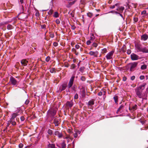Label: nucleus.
Returning a JSON list of instances; mask_svg holds the SVG:
<instances>
[{
  "label": "nucleus",
  "mask_w": 148,
  "mask_h": 148,
  "mask_svg": "<svg viewBox=\"0 0 148 148\" xmlns=\"http://www.w3.org/2000/svg\"><path fill=\"white\" fill-rule=\"evenodd\" d=\"M64 138L66 139H70L71 140H72L73 139V138L70 137V136L69 135L67 136L66 137H65Z\"/></svg>",
  "instance_id": "nucleus-38"
},
{
  "label": "nucleus",
  "mask_w": 148,
  "mask_h": 148,
  "mask_svg": "<svg viewBox=\"0 0 148 148\" xmlns=\"http://www.w3.org/2000/svg\"><path fill=\"white\" fill-rule=\"evenodd\" d=\"M134 23L137 22L138 21V18L136 17H134Z\"/></svg>",
  "instance_id": "nucleus-35"
},
{
  "label": "nucleus",
  "mask_w": 148,
  "mask_h": 148,
  "mask_svg": "<svg viewBox=\"0 0 148 148\" xmlns=\"http://www.w3.org/2000/svg\"><path fill=\"white\" fill-rule=\"evenodd\" d=\"M13 26L9 24L7 26V29H11L13 28Z\"/></svg>",
  "instance_id": "nucleus-26"
},
{
  "label": "nucleus",
  "mask_w": 148,
  "mask_h": 148,
  "mask_svg": "<svg viewBox=\"0 0 148 148\" xmlns=\"http://www.w3.org/2000/svg\"><path fill=\"white\" fill-rule=\"evenodd\" d=\"M147 65L145 64H144L141 66V68L142 70H144L146 69Z\"/></svg>",
  "instance_id": "nucleus-29"
},
{
  "label": "nucleus",
  "mask_w": 148,
  "mask_h": 148,
  "mask_svg": "<svg viewBox=\"0 0 148 148\" xmlns=\"http://www.w3.org/2000/svg\"><path fill=\"white\" fill-rule=\"evenodd\" d=\"M135 77L134 76H132L131 77V79L132 80H133L135 79Z\"/></svg>",
  "instance_id": "nucleus-57"
},
{
  "label": "nucleus",
  "mask_w": 148,
  "mask_h": 148,
  "mask_svg": "<svg viewBox=\"0 0 148 148\" xmlns=\"http://www.w3.org/2000/svg\"><path fill=\"white\" fill-rule=\"evenodd\" d=\"M66 106L67 107L71 108L72 107L73 105V103L72 101H67L66 103Z\"/></svg>",
  "instance_id": "nucleus-13"
},
{
  "label": "nucleus",
  "mask_w": 148,
  "mask_h": 148,
  "mask_svg": "<svg viewBox=\"0 0 148 148\" xmlns=\"http://www.w3.org/2000/svg\"><path fill=\"white\" fill-rule=\"evenodd\" d=\"M53 12V10L51 9L50 10L49 12H48V13L49 14L51 15L52 14Z\"/></svg>",
  "instance_id": "nucleus-37"
},
{
  "label": "nucleus",
  "mask_w": 148,
  "mask_h": 148,
  "mask_svg": "<svg viewBox=\"0 0 148 148\" xmlns=\"http://www.w3.org/2000/svg\"><path fill=\"white\" fill-rule=\"evenodd\" d=\"M117 4H116L115 5H113L110 8L111 9H113V8H115V6H117Z\"/></svg>",
  "instance_id": "nucleus-60"
},
{
  "label": "nucleus",
  "mask_w": 148,
  "mask_h": 148,
  "mask_svg": "<svg viewBox=\"0 0 148 148\" xmlns=\"http://www.w3.org/2000/svg\"><path fill=\"white\" fill-rule=\"evenodd\" d=\"M108 52L107 49L106 48H104L102 49V52L103 53H105Z\"/></svg>",
  "instance_id": "nucleus-27"
},
{
  "label": "nucleus",
  "mask_w": 148,
  "mask_h": 148,
  "mask_svg": "<svg viewBox=\"0 0 148 148\" xmlns=\"http://www.w3.org/2000/svg\"><path fill=\"white\" fill-rule=\"evenodd\" d=\"M94 103V102L93 100H90L88 102V105L90 106H92Z\"/></svg>",
  "instance_id": "nucleus-22"
},
{
  "label": "nucleus",
  "mask_w": 148,
  "mask_h": 148,
  "mask_svg": "<svg viewBox=\"0 0 148 148\" xmlns=\"http://www.w3.org/2000/svg\"><path fill=\"white\" fill-rule=\"evenodd\" d=\"M54 135L55 136H58L59 138H61L63 136L62 132L57 131H55Z\"/></svg>",
  "instance_id": "nucleus-8"
},
{
  "label": "nucleus",
  "mask_w": 148,
  "mask_h": 148,
  "mask_svg": "<svg viewBox=\"0 0 148 148\" xmlns=\"http://www.w3.org/2000/svg\"><path fill=\"white\" fill-rule=\"evenodd\" d=\"M77 0H75L74 1H73L72 2H70L69 3V5H73V4L75 3V2Z\"/></svg>",
  "instance_id": "nucleus-41"
},
{
  "label": "nucleus",
  "mask_w": 148,
  "mask_h": 148,
  "mask_svg": "<svg viewBox=\"0 0 148 148\" xmlns=\"http://www.w3.org/2000/svg\"><path fill=\"white\" fill-rule=\"evenodd\" d=\"M59 119H55L54 120V123L56 126H58V125Z\"/></svg>",
  "instance_id": "nucleus-19"
},
{
  "label": "nucleus",
  "mask_w": 148,
  "mask_h": 148,
  "mask_svg": "<svg viewBox=\"0 0 148 148\" xmlns=\"http://www.w3.org/2000/svg\"><path fill=\"white\" fill-rule=\"evenodd\" d=\"M56 23L57 24H59L60 23V21L59 19H57L56 21Z\"/></svg>",
  "instance_id": "nucleus-46"
},
{
  "label": "nucleus",
  "mask_w": 148,
  "mask_h": 148,
  "mask_svg": "<svg viewBox=\"0 0 148 148\" xmlns=\"http://www.w3.org/2000/svg\"><path fill=\"white\" fill-rule=\"evenodd\" d=\"M126 50V46L125 45H123L121 48V51L124 53L125 52Z\"/></svg>",
  "instance_id": "nucleus-21"
},
{
  "label": "nucleus",
  "mask_w": 148,
  "mask_h": 148,
  "mask_svg": "<svg viewBox=\"0 0 148 148\" xmlns=\"http://www.w3.org/2000/svg\"><path fill=\"white\" fill-rule=\"evenodd\" d=\"M114 99L116 103H117L118 102V97L117 96L115 95L114 97Z\"/></svg>",
  "instance_id": "nucleus-28"
},
{
  "label": "nucleus",
  "mask_w": 148,
  "mask_h": 148,
  "mask_svg": "<svg viewBox=\"0 0 148 148\" xmlns=\"http://www.w3.org/2000/svg\"><path fill=\"white\" fill-rule=\"evenodd\" d=\"M20 119L21 121H23L25 120V118L23 116H21V117Z\"/></svg>",
  "instance_id": "nucleus-45"
},
{
  "label": "nucleus",
  "mask_w": 148,
  "mask_h": 148,
  "mask_svg": "<svg viewBox=\"0 0 148 148\" xmlns=\"http://www.w3.org/2000/svg\"><path fill=\"white\" fill-rule=\"evenodd\" d=\"M85 78L84 77L82 76L81 78V79L82 81H84L85 80Z\"/></svg>",
  "instance_id": "nucleus-49"
},
{
  "label": "nucleus",
  "mask_w": 148,
  "mask_h": 148,
  "mask_svg": "<svg viewBox=\"0 0 148 148\" xmlns=\"http://www.w3.org/2000/svg\"><path fill=\"white\" fill-rule=\"evenodd\" d=\"M115 12V13H116V14H119V15H120V16H121L122 18H123V15H122V14H120V13H118L117 12Z\"/></svg>",
  "instance_id": "nucleus-64"
},
{
  "label": "nucleus",
  "mask_w": 148,
  "mask_h": 148,
  "mask_svg": "<svg viewBox=\"0 0 148 148\" xmlns=\"http://www.w3.org/2000/svg\"><path fill=\"white\" fill-rule=\"evenodd\" d=\"M105 94L106 92L105 91L102 90L98 93V95L99 96H101L102 95H103L104 99L106 97Z\"/></svg>",
  "instance_id": "nucleus-12"
},
{
  "label": "nucleus",
  "mask_w": 148,
  "mask_h": 148,
  "mask_svg": "<svg viewBox=\"0 0 148 148\" xmlns=\"http://www.w3.org/2000/svg\"><path fill=\"white\" fill-rule=\"evenodd\" d=\"M114 51L113 50L108 53L106 56L105 57L107 60H112Z\"/></svg>",
  "instance_id": "nucleus-4"
},
{
  "label": "nucleus",
  "mask_w": 148,
  "mask_h": 148,
  "mask_svg": "<svg viewBox=\"0 0 148 148\" xmlns=\"http://www.w3.org/2000/svg\"><path fill=\"white\" fill-rule=\"evenodd\" d=\"M148 38V35L146 34L142 35L141 37V40L143 41H146Z\"/></svg>",
  "instance_id": "nucleus-14"
},
{
  "label": "nucleus",
  "mask_w": 148,
  "mask_h": 148,
  "mask_svg": "<svg viewBox=\"0 0 148 148\" xmlns=\"http://www.w3.org/2000/svg\"><path fill=\"white\" fill-rule=\"evenodd\" d=\"M131 57L132 60H137L139 58V56L134 53H132L131 55Z\"/></svg>",
  "instance_id": "nucleus-9"
},
{
  "label": "nucleus",
  "mask_w": 148,
  "mask_h": 148,
  "mask_svg": "<svg viewBox=\"0 0 148 148\" xmlns=\"http://www.w3.org/2000/svg\"><path fill=\"white\" fill-rule=\"evenodd\" d=\"M124 7H121L119 8V10L120 11H122L124 10Z\"/></svg>",
  "instance_id": "nucleus-47"
},
{
  "label": "nucleus",
  "mask_w": 148,
  "mask_h": 148,
  "mask_svg": "<svg viewBox=\"0 0 148 148\" xmlns=\"http://www.w3.org/2000/svg\"><path fill=\"white\" fill-rule=\"evenodd\" d=\"M50 72L51 73H53L56 72V69L54 68H52L50 70Z\"/></svg>",
  "instance_id": "nucleus-24"
},
{
  "label": "nucleus",
  "mask_w": 148,
  "mask_h": 148,
  "mask_svg": "<svg viewBox=\"0 0 148 148\" xmlns=\"http://www.w3.org/2000/svg\"><path fill=\"white\" fill-rule=\"evenodd\" d=\"M75 48H76L77 49H78L79 48V46L78 45H76L75 46Z\"/></svg>",
  "instance_id": "nucleus-61"
},
{
  "label": "nucleus",
  "mask_w": 148,
  "mask_h": 148,
  "mask_svg": "<svg viewBox=\"0 0 148 148\" xmlns=\"http://www.w3.org/2000/svg\"><path fill=\"white\" fill-rule=\"evenodd\" d=\"M48 147L49 148H55V145L53 144H49L48 145Z\"/></svg>",
  "instance_id": "nucleus-23"
},
{
  "label": "nucleus",
  "mask_w": 148,
  "mask_h": 148,
  "mask_svg": "<svg viewBox=\"0 0 148 148\" xmlns=\"http://www.w3.org/2000/svg\"><path fill=\"white\" fill-rule=\"evenodd\" d=\"M75 77V76L73 75L71 77L68 84V86L69 88H71L73 84Z\"/></svg>",
  "instance_id": "nucleus-6"
},
{
  "label": "nucleus",
  "mask_w": 148,
  "mask_h": 148,
  "mask_svg": "<svg viewBox=\"0 0 148 148\" xmlns=\"http://www.w3.org/2000/svg\"><path fill=\"white\" fill-rule=\"evenodd\" d=\"M138 63L136 62H134L129 64L128 66L130 68L131 71H133L134 70V68L136 66Z\"/></svg>",
  "instance_id": "nucleus-5"
},
{
  "label": "nucleus",
  "mask_w": 148,
  "mask_h": 148,
  "mask_svg": "<svg viewBox=\"0 0 148 148\" xmlns=\"http://www.w3.org/2000/svg\"><path fill=\"white\" fill-rule=\"evenodd\" d=\"M18 115V113H14L12 114V117L10 120V122L12 125H16V122L15 121V118Z\"/></svg>",
  "instance_id": "nucleus-3"
},
{
  "label": "nucleus",
  "mask_w": 148,
  "mask_h": 148,
  "mask_svg": "<svg viewBox=\"0 0 148 148\" xmlns=\"http://www.w3.org/2000/svg\"><path fill=\"white\" fill-rule=\"evenodd\" d=\"M47 133L50 135H51L53 134V131L49 129Z\"/></svg>",
  "instance_id": "nucleus-32"
},
{
  "label": "nucleus",
  "mask_w": 148,
  "mask_h": 148,
  "mask_svg": "<svg viewBox=\"0 0 148 148\" xmlns=\"http://www.w3.org/2000/svg\"><path fill=\"white\" fill-rule=\"evenodd\" d=\"M135 47L138 50V51L141 52L142 47L141 45L137 43L135 44Z\"/></svg>",
  "instance_id": "nucleus-11"
},
{
  "label": "nucleus",
  "mask_w": 148,
  "mask_h": 148,
  "mask_svg": "<svg viewBox=\"0 0 148 148\" xmlns=\"http://www.w3.org/2000/svg\"><path fill=\"white\" fill-rule=\"evenodd\" d=\"M66 147V144L64 143H63L62 144V148H65Z\"/></svg>",
  "instance_id": "nucleus-44"
},
{
  "label": "nucleus",
  "mask_w": 148,
  "mask_h": 148,
  "mask_svg": "<svg viewBox=\"0 0 148 148\" xmlns=\"http://www.w3.org/2000/svg\"><path fill=\"white\" fill-rule=\"evenodd\" d=\"M16 78L11 76L10 77L9 83L12 85L16 86L19 83L20 79L18 77H16Z\"/></svg>",
  "instance_id": "nucleus-2"
},
{
  "label": "nucleus",
  "mask_w": 148,
  "mask_h": 148,
  "mask_svg": "<svg viewBox=\"0 0 148 148\" xmlns=\"http://www.w3.org/2000/svg\"><path fill=\"white\" fill-rule=\"evenodd\" d=\"M92 42L90 40H88L86 42V44L87 45H89L91 42Z\"/></svg>",
  "instance_id": "nucleus-42"
},
{
  "label": "nucleus",
  "mask_w": 148,
  "mask_h": 148,
  "mask_svg": "<svg viewBox=\"0 0 148 148\" xmlns=\"http://www.w3.org/2000/svg\"><path fill=\"white\" fill-rule=\"evenodd\" d=\"M92 45L93 47H96L97 46L98 44L97 43H96L94 42L93 43Z\"/></svg>",
  "instance_id": "nucleus-43"
},
{
  "label": "nucleus",
  "mask_w": 148,
  "mask_h": 148,
  "mask_svg": "<svg viewBox=\"0 0 148 148\" xmlns=\"http://www.w3.org/2000/svg\"><path fill=\"white\" fill-rule=\"evenodd\" d=\"M59 14L57 12H55L54 13L53 16L55 18H58L59 17Z\"/></svg>",
  "instance_id": "nucleus-20"
},
{
  "label": "nucleus",
  "mask_w": 148,
  "mask_h": 148,
  "mask_svg": "<svg viewBox=\"0 0 148 148\" xmlns=\"http://www.w3.org/2000/svg\"><path fill=\"white\" fill-rule=\"evenodd\" d=\"M124 107V106L122 105H121L120 107L117 110V112H121L123 109Z\"/></svg>",
  "instance_id": "nucleus-17"
},
{
  "label": "nucleus",
  "mask_w": 148,
  "mask_h": 148,
  "mask_svg": "<svg viewBox=\"0 0 148 148\" xmlns=\"http://www.w3.org/2000/svg\"><path fill=\"white\" fill-rule=\"evenodd\" d=\"M132 108L133 110H135L137 109V106L136 105H135L134 106H133L132 107Z\"/></svg>",
  "instance_id": "nucleus-34"
},
{
  "label": "nucleus",
  "mask_w": 148,
  "mask_h": 148,
  "mask_svg": "<svg viewBox=\"0 0 148 148\" xmlns=\"http://www.w3.org/2000/svg\"><path fill=\"white\" fill-rule=\"evenodd\" d=\"M98 51H90L88 54L90 56H93L95 57H97L98 54Z\"/></svg>",
  "instance_id": "nucleus-10"
},
{
  "label": "nucleus",
  "mask_w": 148,
  "mask_h": 148,
  "mask_svg": "<svg viewBox=\"0 0 148 148\" xmlns=\"http://www.w3.org/2000/svg\"><path fill=\"white\" fill-rule=\"evenodd\" d=\"M76 67V66L75 65V64H72L71 66L70 69H74Z\"/></svg>",
  "instance_id": "nucleus-33"
},
{
  "label": "nucleus",
  "mask_w": 148,
  "mask_h": 148,
  "mask_svg": "<svg viewBox=\"0 0 148 148\" xmlns=\"http://www.w3.org/2000/svg\"><path fill=\"white\" fill-rule=\"evenodd\" d=\"M49 114H50L53 117L56 114V110L55 109H51L48 111Z\"/></svg>",
  "instance_id": "nucleus-7"
},
{
  "label": "nucleus",
  "mask_w": 148,
  "mask_h": 148,
  "mask_svg": "<svg viewBox=\"0 0 148 148\" xmlns=\"http://www.w3.org/2000/svg\"><path fill=\"white\" fill-rule=\"evenodd\" d=\"M66 87V85L65 84H63L60 86L58 91L61 92L64 90Z\"/></svg>",
  "instance_id": "nucleus-15"
},
{
  "label": "nucleus",
  "mask_w": 148,
  "mask_h": 148,
  "mask_svg": "<svg viewBox=\"0 0 148 148\" xmlns=\"http://www.w3.org/2000/svg\"><path fill=\"white\" fill-rule=\"evenodd\" d=\"M78 98V95L77 93H76L74 96V99H77Z\"/></svg>",
  "instance_id": "nucleus-40"
},
{
  "label": "nucleus",
  "mask_w": 148,
  "mask_h": 148,
  "mask_svg": "<svg viewBox=\"0 0 148 148\" xmlns=\"http://www.w3.org/2000/svg\"><path fill=\"white\" fill-rule=\"evenodd\" d=\"M75 133H77V134H80V132L78 130H76L75 131Z\"/></svg>",
  "instance_id": "nucleus-53"
},
{
  "label": "nucleus",
  "mask_w": 148,
  "mask_h": 148,
  "mask_svg": "<svg viewBox=\"0 0 148 148\" xmlns=\"http://www.w3.org/2000/svg\"><path fill=\"white\" fill-rule=\"evenodd\" d=\"M28 62V61L25 59H23L21 61L22 64L23 66H27Z\"/></svg>",
  "instance_id": "nucleus-16"
},
{
  "label": "nucleus",
  "mask_w": 148,
  "mask_h": 148,
  "mask_svg": "<svg viewBox=\"0 0 148 148\" xmlns=\"http://www.w3.org/2000/svg\"><path fill=\"white\" fill-rule=\"evenodd\" d=\"M29 102V100L27 99L26 100V101H25V104L26 105H27L28 104Z\"/></svg>",
  "instance_id": "nucleus-50"
},
{
  "label": "nucleus",
  "mask_w": 148,
  "mask_h": 148,
  "mask_svg": "<svg viewBox=\"0 0 148 148\" xmlns=\"http://www.w3.org/2000/svg\"><path fill=\"white\" fill-rule=\"evenodd\" d=\"M64 66L66 67H68L69 66V64L67 62H65L64 64Z\"/></svg>",
  "instance_id": "nucleus-36"
},
{
  "label": "nucleus",
  "mask_w": 148,
  "mask_h": 148,
  "mask_svg": "<svg viewBox=\"0 0 148 148\" xmlns=\"http://www.w3.org/2000/svg\"><path fill=\"white\" fill-rule=\"evenodd\" d=\"M140 79L143 80L144 79L145 77L143 75H141L140 76Z\"/></svg>",
  "instance_id": "nucleus-52"
},
{
  "label": "nucleus",
  "mask_w": 148,
  "mask_h": 148,
  "mask_svg": "<svg viewBox=\"0 0 148 148\" xmlns=\"http://www.w3.org/2000/svg\"><path fill=\"white\" fill-rule=\"evenodd\" d=\"M10 124H11V123L10 122V120L8 121V123H7V125L6 126L7 127H9Z\"/></svg>",
  "instance_id": "nucleus-54"
},
{
  "label": "nucleus",
  "mask_w": 148,
  "mask_h": 148,
  "mask_svg": "<svg viewBox=\"0 0 148 148\" xmlns=\"http://www.w3.org/2000/svg\"><path fill=\"white\" fill-rule=\"evenodd\" d=\"M87 15L89 17L91 18L93 16V14L92 13L89 12L87 13Z\"/></svg>",
  "instance_id": "nucleus-31"
},
{
  "label": "nucleus",
  "mask_w": 148,
  "mask_h": 148,
  "mask_svg": "<svg viewBox=\"0 0 148 148\" xmlns=\"http://www.w3.org/2000/svg\"><path fill=\"white\" fill-rule=\"evenodd\" d=\"M95 37L94 36V35L93 34H92L90 36V39L89 40H90L92 42L93 41V40L95 39Z\"/></svg>",
  "instance_id": "nucleus-25"
},
{
  "label": "nucleus",
  "mask_w": 148,
  "mask_h": 148,
  "mask_svg": "<svg viewBox=\"0 0 148 148\" xmlns=\"http://www.w3.org/2000/svg\"><path fill=\"white\" fill-rule=\"evenodd\" d=\"M73 136H74V137L75 138H77V133H75L73 134Z\"/></svg>",
  "instance_id": "nucleus-62"
},
{
  "label": "nucleus",
  "mask_w": 148,
  "mask_h": 148,
  "mask_svg": "<svg viewBox=\"0 0 148 148\" xmlns=\"http://www.w3.org/2000/svg\"><path fill=\"white\" fill-rule=\"evenodd\" d=\"M72 51L74 52L75 53H76V55H77V53H76V50L74 48H73L72 49Z\"/></svg>",
  "instance_id": "nucleus-55"
},
{
  "label": "nucleus",
  "mask_w": 148,
  "mask_h": 148,
  "mask_svg": "<svg viewBox=\"0 0 148 148\" xmlns=\"http://www.w3.org/2000/svg\"><path fill=\"white\" fill-rule=\"evenodd\" d=\"M76 28V27L74 25H71V29L73 30H74Z\"/></svg>",
  "instance_id": "nucleus-58"
},
{
  "label": "nucleus",
  "mask_w": 148,
  "mask_h": 148,
  "mask_svg": "<svg viewBox=\"0 0 148 148\" xmlns=\"http://www.w3.org/2000/svg\"><path fill=\"white\" fill-rule=\"evenodd\" d=\"M146 84V83H143V84L135 89L136 97L142 99L143 100V99H146L147 98V94L143 92V90L144 89L145 86Z\"/></svg>",
  "instance_id": "nucleus-1"
},
{
  "label": "nucleus",
  "mask_w": 148,
  "mask_h": 148,
  "mask_svg": "<svg viewBox=\"0 0 148 148\" xmlns=\"http://www.w3.org/2000/svg\"><path fill=\"white\" fill-rule=\"evenodd\" d=\"M131 51L130 50L128 49L127 51V53L128 54H130L131 53Z\"/></svg>",
  "instance_id": "nucleus-51"
},
{
  "label": "nucleus",
  "mask_w": 148,
  "mask_h": 148,
  "mask_svg": "<svg viewBox=\"0 0 148 148\" xmlns=\"http://www.w3.org/2000/svg\"><path fill=\"white\" fill-rule=\"evenodd\" d=\"M23 144L22 143H21L19 144L18 146L20 148H22L23 147Z\"/></svg>",
  "instance_id": "nucleus-48"
},
{
  "label": "nucleus",
  "mask_w": 148,
  "mask_h": 148,
  "mask_svg": "<svg viewBox=\"0 0 148 148\" xmlns=\"http://www.w3.org/2000/svg\"><path fill=\"white\" fill-rule=\"evenodd\" d=\"M141 52L143 53H148V48L147 47L142 48Z\"/></svg>",
  "instance_id": "nucleus-18"
},
{
  "label": "nucleus",
  "mask_w": 148,
  "mask_h": 148,
  "mask_svg": "<svg viewBox=\"0 0 148 148\" xmlns=\"http://www.w3.org/2000/svg\"><path fill=\"white\" fill-rule=\"evenodd\" d=\"M84 69H85V67H84V66L81 67H80V68L79 69V71L80 72H81L82 73H83L84 71Z\"/></svg>",
  "instance_id": "nucleus-30"
},
{
  "label": "nucleus",
  "mask_w": 148,
  "mask_h": 148,
  "mask_svg": "<svg viewBox=\"0 0 148 148\" xmlns=\"http://www.w3.org/2000/svg\"><path fill=\"white\" fill-rule=\"evenodd\" d=\"M127 77L125 76H124L123 77V80L124 81H125L127 80Z\"/></svg>",
  "instance_id": "nucleus-59"
},
{
  "label": "nucleus",
  "mask_w": 148,
  "mask_h": 148,
  "mask_svg": "<svg viewBox=\"0 0 148 148\" xmlns=\"http://www.w3.org/2000/svg\"><path fill=\"white\" fill-rule=\"evenodd\" d=\"M50 59V57L49 56H47L46 58V61L48 62Z\"/></svg>",
  "instance_id": "nucleus-39"
},
{
  "label": "nucleus",
  "mask_w": 148,
  "mask_h": 148,
  "mask_svg": "<svg viewBox=\"0 0 148 148\" xmlns=\"http://www.w3.org/2000/svg\"><path fill=\"white\" fill-rule=\"evenodd\" d=\"M146 13V11L144 10L142 12V14H145Z\"/></svg>",
  "instance_id": "nucleus-63"
},
{
  "label": "nucleus",
  "mask_w": 148,
  "mask_h": 148,
  "mask_svg": "<svg viewBox=\"0 0 148 148\" xmlns=\"http://www.w3.org/2000/svg\"><path fill=\"white\" fill-rule=\"evenodd\" d=\"M53 45L55 47H56L58 45V43L57 42H54L53 43Z\"/></svg>",
  "instance_id": "nucleus-56"
}]
</instances>
